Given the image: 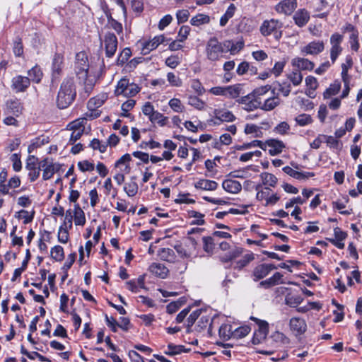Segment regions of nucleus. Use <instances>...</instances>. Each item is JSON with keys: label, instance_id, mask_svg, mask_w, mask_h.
Wrapping results in <instances>:
<instances>
[{"label": "nucleus", "instance_id": "nucleus-1", "mask_svg": "<svg viewBox=\"0 0 362 362\" xmlns=\"http://www.w3.org/2000/svg\"><path fill=\"white\" fill-rule=\"evenodd\" d=\"M76 92L74 78H67L62 82L57 98V105L59 108L64 109L69 107L74 100Z\"/></svg>", "mask_w": 362, "mask_h": 362}, {"label": "nucleus", "instance_id": "nucleus-2", "mask_svg": "<svg viewBox=\"0 0 362 362\" xmlns=\"http://www.w3.org/2000/svg\"><path fill=\"white\" fill-rule=\"evenodd\" d=\"M225 52L223 42H221L216 37H211L206 42L205 54L206 58L211 62L219 60Z\"/></svg>", "mask_w": 362, "mask_h": 362}, {"label": "nucleus", "instance_id": "nucleus-3", "mask_svg": "<svg viewBox=\"0 0 362 362\" xmlns=\"http://www.w3.org/2000/svg\"><path fill=\"white\" fill-rule=\"evenodd\" d=\"M282 27L283 23L281 21L272 18L264 21L259 31L264 37L272 35L276 40H279L282 37Z\"/></svg>", "mask_w": 362, "mask_h": 362}, {"label": "nucleus", "instance_id": "nucleus-4", "mask_svg": "<svg viewBox=\"0 0 362 362\" xmlns=\"http://www.w3.org/2000/svg\"><path fill=\"white\" fill-rule=\"evenodd\" d=\"M140 90L141 88L137 84L130 83L127 78H122L117 83L115 95L131 98L135 96Z\"/></svg>", "mask_w": 362, "mask_h": 362}, {"label": "nucleus", "instance_id": "nucleus-5", "mask_svg": "<svg viewBox=\"0 0 362 362\" xmlns=\"http://www.w3.org/2000/svg\"><path fill=\"white\" fill-rule=\"evenodd\" d=\"M101 40V48L105 50V56L112 58L117 49L118 41L114 33L107 32Z\"/></svg>", "mask_w": 362, "mask_h": 362}, {"label": "nucleus", "instance_id": "nucleus-6", "mask_svg": "<svg viewBox=\"0 0 362 362\" xmlns=\"http://www.w3.org/2000/svg\"><path fill=\"white\" fill-rule=\"evenodd\" d=\"M344 37L342 35L334 33L330 37V59L332 64H334L339 56L341 54L343 48L341 44L343 41Z\"/></svg>", "mask_w": 362, "mask_h": 362}, {"label": "nucleus", "instance_id": "nucleus-7", "mask_svg": "<svg viewBox=\"0 0 362 362\" xmlns=\"http://www.w3.org/2000/svg\"><path fill=\"white\" fill-rule=\"evenodd\" d=\"M88 70V57L85 52H81L76 55L75 71L78 79L86 78Z\"/></svg>", "mask_w": 362, "mask_h": 362}, {"label": "nucleus", "instance_id": "nucleus-8", "mask_svg": "<svg viewBox=\"0 0 362 362\" xmlns=\"http://www.w3.org/2000/svg\"><path fill=\"white\" fill-rule=\"evenodd\" d=\"M3 110L6 115H13L18 117L23 111V105L18 98H11L5 102Z\"/></svg>", "mask_w": 362, "mask_h": 362}, {"label": "nucleus", "instance_id": "nucleus-9", "mask_svg": "<svg viewBox=\"0 0 362 362\" xmlns=\"http://www.w3.org/2000/svg\"><path fill=\"white\" fill-rule=\"evenodd\" d=\"M325 49V42L322 40H313L306 45L300 47V53L303 55L316 56L322 53Z\"/></svg>", "mask_w": 362, "mask_h": 362}, {"label": "nucleus", "instance_id": "nucleus-10", "mask_svg": "<svg viewBox=\"0 0 362 362\" xmlns=\"http://www.w3.org/2000/svg\"><path fill=\"white\" fill-rule=\"evenodd\" d=\"M105 99L106 97L105 95H98L90 98L87 103L88 109L90 112H87L86 114V117L92 119L99 117L100 112L97 109L103 105Z\"/></svg>", "mask_w": 362, "mask_h": 362}, {"label": "nucleus", "instance_id": "nucleus-11", "mask_svg": "<svg viewBox=\"0 0 362 362\" xmlns=\"http://www.w3.org/2000/svg\"><path fill=\"white\" fill-rule=\"evenodd\" d=\"M40 163L34 156H30L27 160L25 168L28 170V177L31 182L35 181L40 176L41 170Z\"/></svg>", "mask_w": 362, "mask_h": 362}, {"label": "nucleus", "instance_id": "nucleus-12", "mask_svg": "<svg viewBox=\"0 0 362 362\" xmlns=\"http://www.w3.org/2000/svg\"><path fill=\"white\" fill-rule=\"evenodd\" d=\"M30 78L21 75H17L12 78L11 88L16 93L26 91L30 86Z\"/></svg>", "mask_w": 362, "mask_h": 362}, {"label": "nucleus", "instance_id": "nucleus-13", "mask_svg": "<svg viewBox=\"0 0 362 362\" xmlns=\"http://www.w3.org/2000/svg\"><path fill=\"white\" fill-rule=\"evenodd\" d=\"M165 41V37L164 35H156L153 38L142 43L141 52L144 54H147L151 51L156 49Z\"/></svg>", "mask_w": 362, "mask_h": 362}, {"label": "nucleus", "instance_id": "nucleus-14", "mask_svg": "<svg viewBox=\"0 0 362 362\" xmlns=\"http://www.w3.org/2000/svg\"><path fill=\"white\" fill-rule=\"evenodd\" d=\"M289 327L294 335L298 336L305 332L307 325L303 318L294 317L290 319Z\"/></svg>", "mask_w": 362, "mask_h": 362}, {"label": "nucleus", "instance_id": "nucleus-15", "mask_svg": "<svg viewBox=\"0 0 362 362\" xmlns=\"http://www.w3.org/2000/svg\"><path fill=\"white\" fill-rule=\"evenodd\" d=\"M238 103L242 105L243 109L247 111H253L257 108L260 109L261 103L251 93L240 98Z\"/></svg>", "mask_w": 362, "mask_h": 362}, {"label": "nucleus", "instance_id": "nucleus-16", "mask_svg": "<svg viewBox=\"0 0 362 362\" xmlns=\"http://www.w3.org/2000/svg\"><path fill=\"white\" fill-rule=\"evenodd\" d=\"M278 267L274 264H261L257 265L253 271L255 281L260 280L267 276L272 270L276 269Z\"/></svg>", "mask_w": 362, "mask_h": 362}, {"label": "nucleus", "instance_id": "nucleus-17", "mask_svg": "<svg viewBox=\"0 0 362 362\" xmlns=\"http://www.w3.org/2000/svg\"><path fill=\"white\" fill-rule=\"evenodd\" d=\"M291 65L300 72L301 71H312L315 67L314 62L303 57H295L292 59Z\"/></svg>", "mask_w": 362, "mask_h": 362}, {"label": "nucleus", "instance_id": "nucleus-18", "mask_svg": "<svg viewBox=\"0 0 362 362\" xmlns=\"http://www.w3.org/2000/svg\"><path fill=\"white\" fill-rule=\"evenodd\" d=\"M296 6V0H284L276 6L275 10L279 13L290 15L293 12Z\"/></svg>", "mask_w": 362, "mask_h": 362}, {"label": "nucleus", "instance_id": "nucleus-19", "mask_svg": "<svg viewBox=\"0 0 362 362\" xmlns=\"http://www.w3.org/2000/svg\"><path fill=\"white\" fill-rule=\"evenodd\" d=\"M280 104L278 94L275 95V90H272V95L266 98L260 104V109L264 111H271Z\"/></svg>", "mask_w": 362, "mask_h": 362}, {"label": "nucleus", "instance_id": "nucleus-20", "mask_svg": "<svg viewBox=\"0 0 362 362\" xmlns=\"http://www.w3.org/2000/svg\"><path fill=\"white\" fill-rule=\"evenodd\" d=\"M64 66V57L62 54L57 53L54 54L52 64V76L58 78L62 71Z\"/></svg>", "mask_w": 362, "mask_h": 362}, {"label": "nucleus", "instance_id": "nucleus-21", "mask_svg": "<svg viewBox=\"0 0 362 362\" xmlns=\"http://www.w3.org/2000/svg\"><path fill=\"white\" fill-rule=\"evenodd\" d=\"M223 46L225 52H229L230 54L235 55L243 49L244 42L238 40L234 42L233 40H225L223 41Z\"/></svg>", "mask_w": 362, "mask_h": 362}, {"label": "nucleus", "instance_id": "nucleus-22", "mask_svg": "<svg viewBox=\"0 0 362 362\" xmlns=\"http://www.w3.org/2000/svg\"><path fill=\"white\" fill-rule=\"evenodd\" d=\"M149 272L153 275L160 278L165 279L168 274V269L161 263L154 262L149 266Z\"/></svg>", "mask_w": 362, "mask_h": 362}, {"label": "nucleus", "instance_id": "nucleus-23", "mask_svg": "<svg viewBox=\"0 0 362 362\" xmlns=\"http://www.w3.org/2000/svg\"><path fill=\"white\" fill-rule=\"evenodd\" d=\"M214 114V119L222 122H233L235 119V117L233 112L226 109H216Z\"/></svg>", "mask_w": 362, "mask_h": 362}, {"label": "nucleus", "instance_id": "nucleus-24", "mask_svg": "<svg viewBox=\"0 0 362 362\" xmlns=\"http://www.w3.org/2000/svg\"><path fill=\"white\" fill-rule=\"evenodd\" d=\"M127 288L134 292H139L141 288H145V275H141L137 279L126 282Z\"/></svg>", "mask_w": 362, "mask_h": 362}, {"label": "nucleus", "instance_id": "nucleus-25", "mask_svg": "<svg viewBox=\"0 0 362 362\" xmlns=\"http://www.w3.org/2000/svg\"><path fill=\"white\" fill-rule=\"evenodd\" d=\"M283 171L286 174L290 175L291 177H292L295 179L299 180H306V179H308L310 177H313L315 175L314 173L312 172H300V171L293 170V168H291L289 166L284 167Z\"/></svg>", "mask_w": 362, "mask_h": 362}, {"label": "nucleus", "instance_id": "nucleus-26", "mask_svg": "<svg viewBox=\"0 0 362 362\" xmlns=\"http://www.w3.org/2000/svg\"><path fill=\"white\" fill-rule=\"evenodd\" d=\"M40 166L42 170V178L45 180L50 179L55 173L54 164L47 158L40 162Z\"/></svg>", "mask_w": 362, "mask_h": 362}, {"label": "nucleus", "instance_id": "nucleus-27", "mask_svg": "<svg viewBox=\"0 0 362 362\" xmlns=\"http://www.w3.org/2000/svg\"><path fill=\"white\" fill-rule=\"evenodd\" d=\"M218 186V185L216 181L206 179H201L194 183L196 189L207 191L216 190Z\"/></svg>", "mask_w": 362, "mask_h": 362}, {"label": "nucleus", "instance_id": "nucleus-28", "mask_svg": "<svg viewBox=\"0 0 362 362\" xmlns=\"http://www.w3.org/2000/svg\"><path fill=\"white\" fill-rule=\"evenodd\" d=\"M222 187L224 190L231 194H237L242 189V185L238 181L230 179L224 180Z\"/></svg>", "mask_w": 362, "mask_h": 362}, {"label": "nucleus", "instance_id": "nucleus-29", "mask_svg": "<svg viewBox=\"0 0 362 362\" xmlns=\"http://www.w3.org/2000/svg\"><path fill=\"white\" fill-rule=\"evenodd\" d=\"M123 189L128 197H134L139 190V187L136 182V177H131L130 180L124 183Z\"/></svg>", "mask_w": 362, "mask_h": 362}, {"label": "nucleus", "instance_id": "nucleus-30", "mask_svg": "<svg viewBox=\"0 0 362 362\" xmlns=\"http://www.w3.org/2000/svg\"><path fill=\"white\" fill-rule=\"evenodd\" d=\"M310 15L305 9H300L296 12L293 16L295 23L299 26H304L309 21Z\"/></svg>", "mask_w": 362, "mask_h": 362}, {"label": "nucleus", "instance_id": "nucleus-31", "mask_svg": "<svg viewBox=\"0 0 362 362\" xmlns=\"http://www.w3.org/2000/svg\"><path fill=\"white\" fill-rule=\"evenodd\" d=\"M267 144L270 147L269 153L271 156H276L281 153L283 148L285 147L281 141L276 139H269L267 141Z\"/></svg>", "mask_w": 362, "mask_h": 362}, {"label": "nucleus", "instance_id": "nucleus-32", "mask_svg": "<svg viewBox=\"0 0 362 362\" xmlns=\"http://www.w3.org/2000/svg\"><path fill=\"white\" fill-rule=\"evenodd\" d=\"M132 158L129 153L123 155L119 160L115 163V167L120 168V171L129 173L130 170L129 162Z\"/></svg>", "mask_w": 362, "mask_h": 362}, {"label": "nucleus", "instance_id": "nucleus-33", "mask_svg": "<svg viewBox=\"0 0 362 362\" xmlns=\"http://www.w3.org/2000/svg\"><path fill=\"white\" fill-rule=\"evenodd\" d=\"M74 218L76 226H83L86 223L85 214L78 204L74 205Z\"/></svg>", "mask_w": 362, "mask_h": 362}, {"label": "nucleus", "instance_id": "nucleus-34", "mask_svg": "<svg viewBox=\"0 0 362 362\" xmlns=\"http://www.w3.org/2000/svg\"><path fill=\"white\" fill-rule=\"evenodd\" d=\"M305 82L308 87L306 94L310 98H314V92L318 87L317 78L313 76H308L305 78Z\"/></svg>", "mask_w": 362, "mask_h": 362}, {"label": "nucleus", "instance_id": "nucleus-35", "mask_svg": "<svg viewBox=\"0 0 362 362\" xmlns=\"http://www.w3.org/2000/svg\"><path fill=\"white\" fill-rule=\"evenodd\" d=\"M259 176L262 181V184L265 186L274 187L277 184L278 179L272 173L264 172L261 173Z\"/></svg>", "mask_w": 362, "mask_h": 362}, {"label": "nucleus", "instance_id": "nucleus-36", "mask_svg": "<svg viewBox=\"0 0 362 362\" xmlns=\"http://www.w3.org/2000/svg\"><path fill=\"white\" fill-rule=\"evenodd\" d=\"M219 337L223 341H227L233 337V330L232 326L228 324H223L218 330Z\"/></svg>", "mask_w": 362, "mask_h": 362}, {"label": "nucleus", "instance_id": "nucleus-37", "mask_svg": "<svg viewBox=\"0 0 362 362\" xmlns=\"http://www.w3.org/2000/svg\"><path fill=\"white\" fill-rule=\"evenodd\" d=\"M282 278L283 274H281L280 272H276L270 278L266 279L265 281H262L260 284L262 286H267V287H270L279 284H284Z\"/></svg>", "mask_w": 362, "mask_h": 362}, {"label": "nucleus", "instance_id": "nucleus-38", "mask_svg": "<svg viewBox=\"0 0 362 362\" xmlns=\"http://www.w3.org/2000/svg\"><path fill=\"white\" fill-rule=\"evenodd\" d=\"M28 75L29 76L30 82L33 81L38 83L40 82L43 74L40 67L35 66L28 71Z\"/></svg>", "mask_w": 362, "mask_h": 362}, {"label": "nucleus", "instance_id": "nucleus-39", "mask_svg": "<svg viewBox=\"0 0 362 362\" xmlns=\"http://www.w3.org/2000/svg\"><path fill=\"white\" fill-rule=\"evenodd\" d=\"M341 89V84L338 81H334L325 90L323 93L324 98H330L332 96L337 95Z\"/></svg>", "mask_w": 362, "mask_h": 362}, {"label": "nucleus", "instance_id": "nucleus-40", "mask_svg": "<svg viewBox=\"0 0 362 362\" xmlns=\"http://www.w3.org/2000/svg\"><path fill=\"white\" fill-rule=\"evenodd\" d=\"M210 21V17L204 13H198L193 16L190 20V23L194 26H199L207 24Z\"/></svg>", "mask_w": 362, "mask_h": 362}, {"label": "nucleus", "instance_id": "nucleus-41", "mask_svg": "<svg viewBox=\"0 0 362 362\" xmlns=\"http://www.w3.org/2000/svg\"><path fill=\"white\" fill-rule=\"evenodd\" d=\"M241 93L240 85L236 84L233 86H226L225 97L228 98H236Z\"/></svg>", "mask_w": 362, "mask_h": 362}, {"label": "nucleus", "instance_id": "nucleus-42", "mask_svg": "<svg viewBox=\"0 0 362 362\" xmlns=\"http://www.w3.org/2000/svg\"><path fill=\"white\" fill-rule=\"evenodd\" d=\"M255 189L257 191L256 199L260 202H266L269 193L272 192L270 187H262L261 185L256 186Z\"/></svg>", "mask_w": 362, "mask_h": 362}, {"label": "nucleus", "instance_id": "nucleus-43", "mask_svg": "<svg viewBox=\"0 0 362 362\" xmlns=\"http://www.w3.org/2000/svg\"><path fill=\"white\" fill-rule=\"evenodd\" d=\"M86 124V119L78 118L73 122H70L67 125V129L69 130H81L82 132H85V124Z\"/></svg>", "mask_w": 362, "mask_h": 362}, {"label": "nucleus", "instance_id": "nucleus-44", "mask_svg": "<svg viewBox=\"0 0 362 362\" xmlns=\"http://www.w3.org/2000/svg\"><path fill=\"white\" fill-rule=\"evenodd\" d=\"M303 74L298 70H293L287 75V78L292 83L294 86H299L303 81Z\"/></svg>", "mask_w": 362, "mask_h": 362}, {"label": "nucleus", "instance_id": "nucleus-45", "mask_svg": "<svg viewBox=\"0 0 362 362\" xmlns=\"http://www.w3.org/2000/svg\"><path fill=\"white\" fill-rule=\"evenodd\" d=\"M272 87L269 85L259 87L255 89L251 94L259 100V103L262 102V97L266 95L271 90Z\"/></svg>", "mask_w": 362, "mask_h": 362}, {"label": "nucleus", "instance_id": "nucleus-46", "mask_svg": "<svg viewBox=\"0 0 362 362\" xmlns=\"http://www.w3.org/2000/svg\"><path fill=\"white\" fill-rule=\"evenodd\" d=\"M353 66V59L350 55L346 57L345 63L341 64V78H351L349 75V70Z\"/></svg>", "mask_w": 362, "mask_h": 362}, {"label": "nucleus", "instance_id": "nucleus-47", "mask_svg": "<svg viewBox=\"0 0 362 362\" xmlns=\"http://www.w3.org/2000/svg\"><path fill=\"white\" fill-rule=\"evenodd\" d=\"M107 26L115 30L118 35L123 34V26L122 23L114 19L111 16H107Z\"/></svg>", "mask_w": 362, "mask_h": 362}, {"label": "nucleus", "instance_id": "nucleus-48", "mask_svg": "<svg viewBox=\"0 0 362 362\" xmlns=\"http://www.w3.org/2000/svg\"><path fill=\"white\" fill-rule=\"evenodd\" d=\"M250 320L255 321L257 325H258V327H259V332L264 337H265L268 332H269V324L267 322L264 321V320H259L257 317H250Z\"/></svg>", "mask_w": 362, "mask_h": 362}, {"label": "nucleus", "instance_id": "nucleus-49", "mask_svg": "<svg viewBox=\"0 0 362 362\" xmlns=\"http://www.w3.org/2000/svg\"><path fill=\"white\" fill-rule=\"evenodd\" d=\"M254 259L253 254H246L243 257L235 262L234 266L235 269L238 270L242 269L243 267L247 266L252 260Z\"/></svg>", "mask_w": 362, "mask_h": 362}, {"label": "nucleus", "instance_id": "nucleus-50", "mask_svg": "<svg viewBox=\"0 0 362 362\" xmlns=\"http://www.w3.org/2000/svg\"><path fill=\"white\" fill-rule=\"evenodd\" d=\"M149 120L153 123L158 124L160 127H164L167 124L168 117L156 111L153 115H151Z\"/></svg>", "mask_w": 362, "mask_h": 362}, {"label": "nucleus", "instance_id": "nucleus-51", "mask_svg": "<svg viewBox=\"0 0 362 362\" xmlns=\"http://www.w3.org/2000/svg\"><path fill=\"white\" fill-rule=\"evenodd\" d=\"M184 351V346L169 344L164 354L168 356H175L181 354Z\"/></svg>", "mask_w": 362, "mask_h": 362}, {"label": "nucleus", "instance_id": "nucleus-52", "mask_svg": "<svg viewBox=\"0 0 362 362\" xmlns=\"http://www.w3.org/2000/svg\"><path fill=\"white\" fill-rule=\"evenodd\" d=\"M52 257L57 262H61L64 257V249L60 245H55L51 249Z\"/></svg>", "mask_w": 362, "mask_h": 362}, {"label": "nucleus", "instance_id": "nucleus-53", "mask_svg": "<svg viewBox=\"0 0 362 362\" xmlns=\"http://www.w3.org/2000/svg\"><path fill=\"white\" fill-rule=\"evenodd\" d=\"M203 240V249L209 255H212L214 249V242L212 237H204Z\"/></svg>", "mask_w": 362, "mask_h": 362}, {"label": "nucleus", "instance_id": "nucleus-54", "mask_svg": "<svg viewBox=\"0 0 362 362\" xmlns=\"http://www.w3.org/2000/svg\"><path fill=\"white\" fill-rule=\"evenodd\" d=\"M69 229L70 228H69V226H65L63 225H62L59 227V231H58L59 242H60L63 244H65L68 242L69 238Z\"/></svg>", "mask_w": 362, "mask_h": 362}, {"label": "nucleus", "instance_id": "nucleus-55", "mask_svg": "<svg viewBox=\"0 0 362 362\" xmlns=\"http://www.w3.org/2000/svg\"><path fill=\"white\" fill-rule=\"evenodd\" d=\"M287 60L286 59H282L281 60L276 62L273 68L271 70V73L274 74L276 77L281 75L283 72V70L286 64Z\"/></svg>", "mask_w": 362, "mask_h": 362}, {"label": "nucleus", "instance_id": "nucleus-56", "mask_svg": "<svg viewBox=\"0 0 362 362\" xmlns=\"http://www.w3.org/2000/svg\"><path fill=\"white\" fill-rule=\"evenodd\" d=\"M189 215L190 217L194 218L191 223L192 225L202 226L204 224V214L196 211H189Z\"/></svg>", "mask_w": 362, "mask_h": 362}, {"label": "nucleus", "instance_id": "nucleus-57", "mask_svg": "<svg viewBox=\"0 0 362 362\" xmlns=\"http://www.w3.org/2000/svg\"><path fill=\"white\" fill-rule=\"evenodd\" d=\"M188 104L199 110L205 107L204 102L197 96H189L188 98Z\"/></svg>", "mask_w": 362, "mask_h": 362}, {"label": "nucleus", "instance_id": "nucleus-58", "mask_svg": "<svg viewBox=\"0 0 362 362\" xmlns=\"http://www.w3.org/2000/svg\"><path fill=\"white\" fill-rule=\"evenodd\" d=\"M250 332V327L247 325L241 326L233 330V338L239 339L245 337Z\"/></svg>", "mask_w": 362, "mask_h": 362}, {"label": "nucleus", "instance_id": "nucleus-59", "mask_svg": "<svg viewBox=\"0 0 362 362\" xmlns=\"http://www.w3.org/2000/svg\"><path fill=\"white\" fill-rule=\"evenodd\" d=\"M168 105L170 108L176 112H182L185 110L184 105L178 98H173L170 100Z\"/></svg>", "mask_w": 362, "mask_h": 362}, {"label": "nucleus", "instance_id": "nucleus-60", "mask_svg": "<svg viewBox=\"0 0 362 362\" xmlns=\"http://www.w3.org/2000/svg\"><path fill=\"white\" fill-rule=\"evenodd\" d=\"M277 85H278V88H277L278 92L281 93L284 97L288 96V95L290 94L291 90V84L287 81H284L282 83H278Z\"/></svg>", "mask_w": 362, "mask_h": 362}, {"label": "nucleus", "instance_id": "nucleus-61", "mask_svg": "<svg viewBox=\"0 0 362 362\" xmlns=\"http://www.w3.org/2000/svg\"><path fill=\"white\" fill-rule=\"evenodd\" d=\"M78 168L81 172H92L95 169V165L87 160H83L78 163Z\"/></svg>", "mask_w": 362, "mask_h": 362}, {"label": "nucleus", "instance_id": "nucleus-62", "mask_svg": "<svg viewBox=\"0 0 362 362\" xmlns=\"http://www.w3.org/2000/svg\"><path fill=\"white\" fill-rule=\"evenodd\" d=\"M349 43L351 49L355 52H357L359 49L358 42V31H354L349 37Z\"/></svg>", "mask_w": 362, "mask_h": 362}, {"label": "nucleus", "instance_id": "nucleus-63", "mask_svg": "<svg viewBox=\"0 0 362 362\" xmlns=\"http://www.w3.org/2000/svg\"><path fill=\"white\" fill-rule=\"evenodd\" d=\"M13 51L16 57H21L23 54V47L21 39L17 37L13 42Z\"/></svg>", "mask_w": 362, "mask_h": 362}, {"label": "nucleus", "instance_id": "nucleus-64", "mask_svg": "<svg viewBox=\"0 0 362 362\" xmlns=\"http://www.w3.org/2000/svg\"><path fill=\"white\" fill-rule=\"evenodd\" d=\"M298 124L301 127L308 125L312 122V118L310 115L308 114H301L297 116L295 119Z\"/></svg>", "mask_w": 362, "mask_h": 362}]
</instances>
